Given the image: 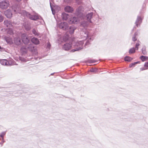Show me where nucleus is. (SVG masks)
<instances>
[{
	"instance_id": "nucleus-1",
	"label": "nucleus",
	"mask_w": 148,
	"mask_h": 148,
	"mask_svg": "<svg viewBox=\"0 0 148 148\" xmlns=\"http://www.w3.org/2000/svg\"><path fill=\"white\" fill-rule=\"evenodd\" d=\"M84 10L83 7L81 6L78 7L76 10L75 14L81 19H84L85 18L84 14L83 13Z\"/></svg>"
},
{
	"instance_id": "nucleus-2",
	"label": "nucleus",
	"mask_w": 148,
	"mask_h": 148,
	"mask_svg": "<svg viewBox=\"0 0 148 148\" xmlns=\"http://www.w3.org/2000/svg\"><path fill=\"white\" fill-rule=\"evenodd\" d=\"M84 43V40L78 41L76 42H75L74 45L77 47L75 49L72 50L71 51V52H74L82 49L83 47V45Z\"/></svg>"
},
{
	"instance_id": "nucleus-3",
	"label": "nucleus",
	"mask_w": 148,
	"mask_h": 148,
	"mask_svg": "<svg viewBox=\"0 0 148 148\" xmlns=\"http://www.w3.org/2000/svg\"><path fill=\"white\" fill-rule=\"evenodd\" d=\"M22 13L24 16H26L32 20L36 21L38 19V16L36 14L31 15L29 12L25 10L23 11Z\"/></svg>"
},
{
	"instance_id": "nucleus-4",
	"label": "nucleus",
	"mask_w": 148,
	"mask_h": 148,
	"mask_svg": "<svg viewBox=\"0 0 148 148\" xmlns=\"http://www.w3.org/2000/svg\"><path fill=\"white\" fill-rule=\"evenodd\" d=\"M9 5V2L7 0H3L0 2V8L2 9H6Z\"/></svg>"
},
{
	"instance_id": "nucleus-5",
	"label": "nucleus",
	"mask_w": 148,
	"mask_h": 148,
	"mask_svg": "<svg viewBox=\"0 0 148 148\" xmlns=\"http://www.w3.org/2000/svg\"><path fill=\"white\" fill-rule=\"evenodd\" d=\"M59 28L63 30H66L68 28V23L65 22H61L58 24Z\"/></svg>"
},
{
	"instance_id": "nucleus-6",
	"label": "nucleus",
	"mask_w": 148,
	"mask_h": 148,
	"mask_svg": "<svg viewBox=\"0 0 148 148\" xmlns=\"http://www.w3.org/2000/svg\"><path fill=\"white\" fill-rule=\"evenodd\" d=\"M21 39L23 43L25 45L27 44L29 41L28 36L25 34L22 35Z\"/></svg>"
},
{
	"instance_id": "nucleus-7",
	"label": "nucleus",
	"mask_w": 148,
	"mask_h": 148,
	"mask_svg": "<svg viewBox=\"0 0 148 148\" xmlns=\"http://www.w3.org/2000/svg\"><path fill=\"white\" fill-rule=\"evenodd\" d=\"M80 37L81 38H83L84 40L86 39L88 36V32L86 29H84L83 31L81 32L80 33Z\"/></svg>"
},
{
	"instance_id": "nucleus-8",
	"label": "nucleus",
	"mask_w": 148,
	"mask_h": 148,
	"mask_svg": "<svg viewBox=\"0 0 148 148\" xmlns=\"http://www.w3.org/2000/svg\"><path fill=\"white\" fill-rule=\"evenodd\" d=\"M89 23L88 21H81L80 23V26L81 27L84 28V29H86L89 25Z\"/></svg>"
},
{
	"instance_id": "nucleus-9",
	"label": "nucleus",
	"mask_w": 148,
	"mask_h": 148,
	"mask_svg": "<svg viewBox=\"0 0 148 148\" xmlns=\"http://www.w3.org/2000/svg\"><path fill=\"white\" fill-rule=\"evenodd\" d=\"M79 21V20L75 16L71 18L69 21V23L70 24H77Z\"/></svg>"
},
{
	"instance_id": "nucleus-10",
	"label": "nucleus",
	"mask_w": 148,
	"mask_h": 148,
	"mask_svg": "<svg viewBox=\"0 0 148 148\" xmlns=\"http://www.w3.org/2000/svg\"><path fill=\"white\" fill-rule=\"evenodd\" d=\"M142 22V19L140 16H138L135 22V24L137 27H139Z\"/></svg>"
},
{
	"instance_id": "nucleus-11",
	"label": "nucleus",
	"mask_w": 148,
	"mask_h": 148,
	"mask_svg": "<svg viewBox=\"0 0 148 148\" xmlns=\"http://www.w3.org/2000/svg\"><path fill=\"white\" fill-rule=\"evenodd\" d=\"M50 6L53 15H55L56 12H58L60 10V8L59 6H56L54 7V8H52L51 5Z\"/></svg>"
},
{
	"instance_id": "nucleus-12",
	"label": "nucleus",
	"mask_w": 148,
	"mask_h": 148,
	"mask_svg": "<svg viewBox=\"0 0 148 148\" xmlns=\"http://www.w3.org/2000/svg\"><path fill=\"white\" fill-rule=\"evenodd\" d=\"M93 15V13L92 12H91L88 13L86 15V20L87 21L89 22L90 23H92L91 19L92 18Z\"/></svg>"
},
{
	"instance_id": "nucleus-13",
	"label": "nucleus",
	"mask_w": 148,
	"mask_h": 148,
	"mask_svg": "<svg viewBox=\"0 0 148 148\" xmlns=\"http://www.w3.org/2000/svg\"><path fill=\"white\" fill-rule=\"evenodd\" d=\"M71 44L66 43L63 45L62 48L65 51H68L71 49Z\"/></svg>"
},
{
	"instance_id": "nucleus-14",
	"label": "nucleus",
	"mask_w": 148,
	"mask_h": 148,
	"mask_svg": "<svg viewBox=\"0 0 148 148\" xmlns=\"http://www.w3.org/2000/svg\"><path fill=\"white\" fill-rule=\"evenodd\" d=\"M4 14L8 18H10L12 17V13L10 10L8 9L4 12Z\"/></svg>"
},
{
	"instance_id": "nucleus-15",
	"label": "nucleus",
	"mask_w": 148,
	"mask_h": 148,
	"mask_svg": "<svg viewBox=\"0 0 148 148\" xmlns=\"http://www.w3.org/2000/svg\"><path fill=\"white\" fill-rule=\"evenodd\" d=\"M0 63L3 65H5L7 66H10L11 64H10L6 59L1 60H0Z\"/></svg>"
},
{
	"instance_id": "nucleus-16",
	"label": "nucleus",
	"mask_w": 148,
	"mask_h": 148,
	"mask_svg": "<svg viewBox=\"0 0 148 148\" xmlns=\"http://www.w3.org/2000/svg\"><path fill=\"white\" fill-rule=\"evenodd\" d=\"M27 49L32 52H34L36 51V49L34 47L33 44H30L27 47Z\"/></svg>"
},
{
	"instance_id": "nucleus-17",
	"label": "nucleus",
	"mask_w": 148,
	"mask_h": 148,
	"mask_svg": "<svg viewBox=\"0 0 148 148\" xmlns=\"http://www.w3.org/2000/svg\"><path fill=\"white\" fill-rule=\"evenodd\" d=\"M64 9L65 12L69 13H71L73 11V9L72 7L68 5L65 7Z\"/></svg>"
},
{
	"instance_id": "nucleus-18",
	"label": "nucleus",
	"mask_w": 148,
	"mask_h": 148,
	"mask_svg": "<svg viewBox=\"0 0 148 148\" xmlns=\"http://www.w3.org/2000/svg\"><path fill=\"white\" fill-rule=\"evenodd\" d=\"M139 34V32L137 31L134 33L132 38V40L133 41L135 42L137 40L138 38V36Z\"/></svg>"
},
{
	"instance_id": "nucleus-19",
	"label": "nucleus",
	"mask_w": 148,
	"mask_h": 148,
	"mask_svg": "<svg viewBox=\"0 0 148 148\" xmlns=\"http://www.w3.org/2000/svg\"><path fill=\"white\" fill-rule=\"evenodd\" d=\"M14 43L17 45H19L21 43V38L19 37H15L14 38Z\"/></svg>"
},
{
	"instance_id": "nucleus-20",
	"label": "nucleus",
	"mask_w": 148,
	"mask_h": 148,
	"mask_svg": "<svg viewBox=\"0 0 148 148\" xmlns=\"http://www.w3.org/2000/svg\"><path fill=\"white\" fill-rule=\"evenodd\" d=\"M31 40L33 43L36 45L39 44L40 43V41L38 39L35 37L32 38Z\"/></svg>"
},
{
	"instance_id": "nucleus-21",
	"label": "nucleus",
	"mask_w": 148,
	"mask_h": 148,
	"mask_svg": "<svg viewBox=\"0 0 148 148\" xmlns=\"http://www.w3.org/2000/svg\"><path fill=\"white\" fill-rule=\"evenodd\" d=\"M61 16L63 20H66L69 18V16L68 14L63 13L62 14Z\"/></svg>"
},
{
	"instance_id": "nucleus-22",
	"label": "nucleus",
	"mask_w": 148,
	"mask_h": 148,
	"mask_svg": "<svg viewBox=\"0 0 148 148\" xmlns=\"http://www.w3.org/2000/svg\"><path fill=\"white\" fill-rule=\"evenodd\" d=\"M27 49L26 47L23 46L21 48V52L23 54L26 53L27 52Z\"/></svg>"
},
{
	"instance_id": "nucleus-23",
	"label": "nucleus",
	"mask_w": 148,
	"mask_h": 148,
	"mask_svg": "<svg viewBox=\"0 0 148 148\" xmlns=\"http://www.w3.org/2000/svg\"><path fill=\"white\" fill-rule=\"evenodd\" d=\"M12 9L16 13H21V12H20L18 10V8L17 7L16 5H14L12 6Z\"/></svg>"
},
{
	"instance_id": "nucleus-24",
	"label": "nucleus",
	"mask_w": 148,
	"mask_h": 148,
	"mask_svg": "<svg viewBox=\"0 0 148 148\" xmlns=\"http://www.w3.org/2000/svg\"><path fill=\"white\" fill-rule=\"evenodd\" d=\"M76 29V27L73 26H71L69 28V32L71 34L73 33L74 31Z\"/></svg>"
},
{
	"instance_id": "nucleus-25",
	"label": "nucleus",
	"mask_w": 148,
	"mask_h": 148,
	"mask_svg": "<svg viewBox=\"0 0 148 148\" xmlns=\"http://www.w3.org/2000/svg\"><path fill=\"white\" fill-rule=\"evenodd\" d=\"M32 33L36 36H40L41 35L40 33L38 32L36 30L34 29H33L32 30Z\"/></svg>"
},
{
	"instance_id": "nucleus-26",
	"label": "nucleus",
	"mask_w": 148,
	"mask_h": 148,
	"mask_svg": "<svg viewBox=\"0 0 148 148\" xmlns=\"http://www.w3.org/2000/svg\"><path fill=\"white\" fill-rule=\"evenodd\" d=\"M4 24L7 27H10L11 25V22L8 20H5Z\"/></svg>"
},
{
	"instance_id": "nucleus-27",
	"label": "nucleus",
	"mask_w": 148,
	"mask_h": 148,
	"mask_svg": "<svg viewBox=\"0 0 148 148\" xmlns=\"http://www.w3.org/2000/svg\"><path fill=\"white\" fill-rule=\"evenodd\" d=\"M25 29L27 31H29L31 29V27L29 24L25 23L24 25Z\"/></svg>"
},
{
	"instance_id": "nucleus-28",
	"label": "nucleus",
	"mask_w": 148,
	"mask_h": 148,
	"mask_svg": "<svg viewBox=\"0 0 148 148\" xmlns=\"http://www.w3.org/2000/svg\"><path fill=\"white\" fill-rule=\"evenodd\" d=\"M5 134L6 132H2L0 134V137L1 138V140H2V143L4 142L3 137Z\"/></svg>"
},
{
	"instance_id": "nucleus-29",
	"label": "nucleus",
	"mask_w": 148,
	"mask_h": 148,
	"mask_svg": "<svg viewBox=\"0 0 148 148\" xmlns=\"http://www.w3.org/2000/svg\"><path fill=\"white\" fill-rule=\"evenodd\" d=\"M132 58H131V57L126 56L124 58V60L126 61H127V62H130L132 60Z\"/></svg>"
},
{
	"instance_id": "nucleus-30",
	"label": "nucleus",
	"mask_w": 148,
	"mask_h": 148,
	"mask_svg": "<svg viewBox=\"0 0 148 148\" xmlns=\"http://www.w3.org/2000/svg\"><path fill=\"white\" fill-rule=\"evenodd\" d=\"M146 47L145 46L143 47L142 49V52L143 55H146L147 54V51L146 50Z\"/></svg>"
},
{
	"instance_id": "nucleus-31",
	"label": "nucleus",
	"mask_w": 148,
	"mask_h": 148,
	"mask_svg": "<svg viewBox=\"0 0 148 148\" xmlns=\"http://www.w3.org/2000/svg\"><path fill=\"white\" fill-rule=\"evenodd\" d=\"M135 52V49L134 47L131 48L129 50V53L130 54L134 53Z\"/></svg>"
},
{
	"instance_id": "nucleus-32",
	"label": "nucleus",
	"mask_w": 148,
	"mask_h": 148,
	"mask_svg": "<svg viewBox=\"0 0 148 148\" xmlns=\"http://www.w3.org/2000/svg\"><path fill=\"white\" fill-rule=\"evenodd\" d=\"M140 59L143 62L147 60L148 59V57L146 56H142L140 57Z\"/></svg>"
},
{
	"instance_id": "nucleus-33",
	"label": "nucleus",
	"mask_w": 148,
	"mask_h": 148,
	"mask_svg": "<svg viewBox=\"0 0 148 148\" xmlns=\"http://www.w3.org/2000/svg\"><path fill=\"white\" fill-rule=\"evenodd\" d=\"M140 41L139 40L137 41L136 43V44L135 45V49L136 50H138V46L140 45Z\"/></svg>"
},
{
	"instance_id": "nucleus-34",
	"label": "nucleus",
	"mask_w": 148,
	"mask_h": 148,
	"mask_svg": "<svg viewBox=\"0 0 148 148\" xmlns=\"http://www.w3.org/2000/svg\"><path fill=\"white\" fill-rule=\"evenodd\" d=\"M7 33L10 35H12L13 34V32L12 29H9L7 30Z\"/></svg>"
},
{
	"instance_id": "nucleus-35",
	"label": "nucleus",
	"mask_w": 148,
	"mask_h": 148,
	"mask_svg": "<svg viewBox=\"0 0 148 148\" xmlns=\"http://www.w3.org/2000/svg\"><path fill=\"white\" fill-rule=\"evenodd\" d=\"M138 62H134L130 64L129 66L130 68L132 67L133 66L135 65L136 64L138 63Z\"/></svg>"
},
{
	"instance_id": "nucleus-36",
	"label": "nucleus",
	"mask_w": 148,
	"mask_h": 148,
	"mask_svg": "<svg viewBox=\"0 0 148 148\" xmlns=\"http://www.w3.org/2000/svg\"><path fill=\"white\" fill-rule=\"evenodd\" d=\"M47 48L48 49H49L50 48V47H51V44H50V43L49 42H48L47 43Z\"/></svg>"
},
{
	"instance_id": "nucleus-37",
	"label": "nucleus",
	"mask_w": 148,
	"mask_h": 148,
	"mask_svg": "<svg viewBox=\"0 0 148 148\" xmlns=\"http://www.w3.org/2000/svg\"><path fill=\"white\" fill-rule=\"evenodd\" d=\"M3 18L2 16L0 14V22H1L3 21Z\"/></svg>"
},
{
	"instance_id": "nucleus-38",
	"label": "nucleus",
	"mask_w": 148,
	"mask_h": 148,
	"mask_svg": "<svg viewBox=\"0 0 148 148\" xmlns=\"http://www.w3.org/2000/svg\"><path fill=\"white\" fill-rule=\"evenodd\" d=\"M97 69H92L90 70V72H96Z\"/></svg>"
},
{
	"instance_id": "nucleus-39",
	"label": "nucleus",
	"mask_w": 148,
	"mask_h": 148,
	"mask_svg": "<svg viewBox=\"0 0 148 148\" xmlns=\"http://www.w3.org/2000/svg\"><path fill=\"white\" fill-rule=\"evenodd\" d=\"M71 0H64V2L66 3H69L70 2Z\"/></svg>"
},
{
	"instance_id": "nucleus-40",
	"label": "nucleus",
	"mask_w": 148,
	"mask_h": 148,
	"mask_svg": "<svg viewBox=\"0 0 148 148\" xmlns=\"http://www.w3.org/2000/svg\"><path fill=\"white\" fill-rule=\"evenodd\" d=\"M144 66L145 67H148V61L145 63Z\"/></svg>"
},
{
	"instance_id": "nucleus-41",
	"label": "nucleus",
	"mask_w": 148,
	"mask_h": 148,
	"mask_svg": "<svg viewBox=\"0 0 148 148\" xmlns=\"http://www.w3.org/2000/svg\"><path fill=\"white\" fill-rule=\"evenodd\" d=\"M90 44V42L88 41H87L85 43L84 46L85 47H86V46L89 45Z\"/></svg>"
},
{
	"instance_id": "nucleus-42",
	"label": "nucleus",
	"mask_w": 148,
	"mask_h": 148,
	"mask_svg": "<svg viewBox=\"0 0 148 148\" xmlns=\"http://www.w3.org/2000/svg\"><path fill=\"white\" fill-rule=\"evenodd\" d=\"M88 62L90 63H92L95 62V60H89Z\"/></svg>"
},
{
	"instance_id": "nucleus-43",
	"label": "nucleus",
	"mask_w": 148,
	"mask_h": 148,
	"mask_svg": "<svg viewBox=\"0 0 148 148\" xmlns=\"http://www.w3.org/2000/svg\"><path fill=\"white\" fill-rule=\"evenodd\" d=\"M19 58H20V60L21 61H24V62L25 61V60L23 58H21V57H19Z\"/></svg>"
},
{
	"instance_id": "nucleus-44",
	"label": "nucleus",
	"mask_w": 148,
	"mask_h": 148,
	"mask_svg": "<svg viewBox=\"0 0 148 148\" xmlns=\"http://www.w3.org/2000/svg\"><path fill=\"white\" fill-rule=\"evenodd\" d=\"M140 69L141 71H143V70H145V69L144 68H141Z\"/></svg>"
},
{
	"instance_id": "nucleus-45",
	"label": "nucleus",
	"mask_w": 148,
	"mask_h": 148,
	"mask_svg": "<svg viewBox=\"0 0 148 148\" xmlns=\"http://www.w3.org/2000/svg\"><path fill=\"white\" fill-rule=\"evenodd\" d=\"M2 50V48H1V47L0 46V51H1Z\"/></svg>"
},
{
	"instance_id": "nucleus-46",
	"label": "nucleus",
	"mask_w": 148,
	"mask_h": 148,
	"mask_svg": "<svg viewBox=\"0 0 148 148\" xmlns=\"http://www.w3.org/2000/svg\"><path fill=\"white\" fill-rule=\"evenodd\" d=\"M54 73H51V75H53Z\"/></svg>"
},
{
	"instance_id": "nucleus-47",
	"label": "nucleus",
	"mask_w": 148,
	"mask_h": 148,
	"mask_svg": "<svg viewBox=\"0 0 148 148\" xmlns=\"http://www.w3.org/2000/svg\"><path fill=\"white\" fill-rule=\"evenodd\" d=\"M1 142V143H0V144L2 145L3 143H2V140Z\"/></svg>"
},
{
	"instance_id": "nucleus-48",
	"label": "nucleus",
	"mask_w": 148,
	"mask_h": 148,
	"mask_svg": "<svg viewBox=\"0 0 148 148\" xmlns=\"http://www.w3.org/2000/svg\"><path fill=\"white\" fill-rule=\"evenodd\" d=\"M18 2H20L22 0H16Z\"/></svg>"
},
{
	"instance_id": "nucleus-49",
	"label": "nucleus",
	"mask_w": 148,
	"mask_h": 148,
	"mask_svg": "<svg viewBox=\"0 0 148 148\" xmlns=\"http://www.w3.org/2000/svg\"><path fill=\"white\" fill-rule=\"evenodd\" d=\"M77 0H76V1H77Z\"/></svg>"
}]
</instances>
